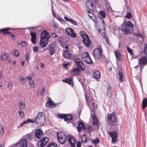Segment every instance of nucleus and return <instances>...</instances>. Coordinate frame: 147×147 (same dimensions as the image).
Wrapping results in <instances>:
<instances>
[{
    "instance_id": "f257e3e1",
    "label": "nucleus",
    "mask_w": 147,
    "mask_h": 147,
    "mask_svg": "<svg viewBox=\"0 0 147 147\" xmlns=\"http://www.w3.org/2000/svg\"><path fill=\"white\" fill-rule=\"evenodd\" d=\"M58 140L61 144H63L67 140L69 143L71 147H75L76 139L72 136L69 135L67 137L65 133L59 131L57 133Z\"/></svg>"
},
{
    "instance_id": "f03ea898",
    "label": "nucleus",
    "mask_w": 147,
    "mask_h": 147,
    "mask_svg": "<svg viewBox=\"0 0 147 147\" xmlns=\"http://www.w3.org/2000/svg\"><path fill=\"white\" fill-rule=\"evenodd\" d=\"M133 27V25L130 22L126 20L119 28V29H120L124 34H129L132 32Z\"/></svg>"
},
{
    "instance_id": "7ed1b4c3",
    "label": "nucleus",
    "mask_w": 147,
    "mask_h": 147,
    "mask_svg": "<svg viewBox=\"0 0 147 147\" xmlns=\"http://www.w3.org/2000/svg\"><path fill=\"white\" fill-rule=\"evenodd\" d=\"M50 38V35L47 31L44 30L41 32L40 44L42 47H45L47 46Z\"/></svg>"
},
{
    "instance_id": "20e7f679",
    "label": "nucleus",
    "mask_w": 147,
    "mask_h": 147,
    "mask_svg": "<svg viewBox=\"0 0 147 147\" xmlns=\"http://www.w3.org/2000/svg\"><path fill=\"white\" fill-rule=\"evenodd\" d=\"M45 121V118L44 113L42 112L38 113L36 116L34 121L33 123L36 124V127H39L44 125Z\"/></svg>"
},
{
    "instance_id": "39448f33",
    "label": "nucleus",
    "mask_w": 147,
    "mask_h": 147,
    "mask_svg": "<svg viewBox=\"0 0 147 147\" xmlns=\"http://www.w3.org/2000/svg\"><path fill=\"white\" fill-rule=\"evenodd\" d=\"M75 63L77 67L74 68L72 70L74 72H79L80 70L83 71L84 70L85 66L84 64L81 61V60L78 58H76L75 60Z\"/></svg>"
},
{
    "instance_id": "423d86ee",
    "label": "nucleus",
    "mask_w": 147,
    "mask_h": 147,
    "mask_svg": "<svg viewBox=\"0 0 147 147\" xmlns=\"http://www.w3.org/2000/svg\"><path fill=\"white\" fill-rule=\"evenodd\" d=\"M81 36L83 38V41L86 47H89L91 44V41L89 39L88 34L85 32H82L80 33Z\"/></svg>"
},
{
    "instance_id": "0eeeda50",
    "label": "nucleus",
    "mask_w": 147,
    "mask_h": 147,
    "mask_svg": "<svg viewBox=\"0 0 147 147\" xmlns=\"http://www.w3.org/2000/svg\"><path fill=\"white\" fill-rule=\"evenodd\" d=\"M93 55L94 57L97 59L102 58L103 55L101 47H98L95 49L93 51Z\"/></svg>"
},
{
    "instance_id": "6e6552de",
    "label": "nucleus",
    "mask_w": 147,
    "mask_h": 147,
    "mask_svg": "<svg viewBox=\"0 0 147 147\" xmlns=\"http://www.w3.org/2000/svg\"><path fill=\"white\" fill-rule=\"evenodd\" d=\"M28 143L26 139H21L15 144V147H26Z\"/></svg>"
},
{
    "instance_id": "1a4fd4ad",
    "label": "nucleus",
    "mask_w": 147,
    "mask_h": 147,
    "mask_svg": "<svg viewBox=\"0 0 147 147\" xmlns=\"http://www.w3.org/2000/svg\"><path fill=\"white\" fill-rule=\"evenodd\" d=\"M49 141V139L47 137H43L40 141L38 142V147H43Z\"/></svg>"
},
{
    "instance_id": "9d476101",
    "label": "nucleus",
    "mask_w": 147,
    "mask_h": 147,
    "mask_svg": "<svg viewBox=\"0 0 147 147\" xmlns=\"http://www.w3.org/2000/svg\"><path fill=\"white\" fill-rule=\"evenodd\" d=\"M108 134L109 136L112 138V141L113 143H114L116 142L117 139V133L115 131H111L109 132Z\"/></svg>"
},
{
    "instance_id": "9b49d317",
    "label": "nucleus",
    "mask_w": 147,
    "mask_h": 147,
    "mask_svg": "<svg viewBox=\"0 0 147 147\" xmlns=\"http://www.w3.org/2000/svg\"><path fill=\"white\" fill-rule=\"evenodd\" d=\"M107 119L113 123L115 122L117 119V117L114 112H113L110 115H107Z\"/></svg>"
},
{
    "instance_id": "f8f14e48",
    "label": "nucleus",
    "mask_w": 147,
    "mask_h": 147,
    "mask_svg": "<svg viewBox=\"0 0 147 147\" xmlns=\"http://www.w3.org/2000/svg\"><path fill=\"white\" fill-rule=\"evenodd\" d=\"M138 63L139 65H145L147 63V57L144 56L138 59Z\"/></svg>"
},
{
    "instance_id": "ddd939ff",
    "label": "nucleus",
    "mask_w": 147,
    "mask_h": 147,
    "mask_svg": "<svg viewBox=\"0 0 147 147\" xmlns=\"http://www.w3.org/2000/svg\"><path fill=\"white\" fill-rule=\"evenodd\" d=\"M47 50L49 51V53L51 55H52L55 51V45L52 43L49 44V46L47 48Z\"/></svg>"
},
{
    "instance_id": "4468645a",
    "label": "nucleus",
    "mask_w": 147,
    "mask_h": 147,
    "mask_svg": "<svg viewBox=\"0 0 147 147\" xmlns=\"http://www.w3.org/2000/svg\"><path fill=\"white\" fill-rule=\"evenodd\" d=\"M114 54L117 61H120L123 59V55L121 54L119 51H115Z\"/></svg>"
},
{
    "instance_id": "2eb2a0df",
    "label": "nucleus",
    "mask_w": 147,
    "mask_h": 147,
    "mask_svg": "<svg viewBox=\"0 0 147 147\" xmlns=\"http://www.w3.org/2000/svg\"><path fill=\"white\" fill-rule=\"evenodd\" d=\"M43 131L40 129H36L35 134V136L36 138L40 139L41 137L43 135Z\"/></svg>"
},
{
    "instance_id": "dca6fc26",
    "label": "nucleus",
    "mask_w": 147,
    "mask_h": 147,
    "mask_svg": "<svg viewBox=\"0 0 147 147\" xmlns=\"http://www.w3.org/2000/svg\"><path fill=\"white\" fill-rule=\"evenodd\" d=\"M30 35L31 36V40L32 43L35 44L36 42V34L34 32H30Z\"/></svg>"
},
{
    "instance_id": "f3484780",
    "label": "nucleus",
    "mask_w": 147,
    "mask_h": 147,
    "mask_svg": "<svg viewBox=\"0 0 147 147\" xmlns=\"http://www.w3.org/2000/svg\"><path fill=\"white\" fill-rule=\"evenodd\" d=\"M64 18L66 21L70 22L73 25L76 26H78V24L77 22L72 19H69L66 16H64Z\"/></svg>"
},
{
    "instance_id": "a211bd4d",
    "label": "nucleus",
    "mask_w": 147,
    "mask_h": 147,
    "mask_svg": "<svg viewBox=\"0 0 147 147\" xmlns=\"http://www.w3.org/2000/svg\"><path fill=\"white\" fill-rule=\"evenodd\" d=\"M63 54L64 57L66 58H69L71 57L72 55L70 52L68 50H66L64 51Z\"/></svg>"
},
{
    "instance_id": "6ab92c4d",
    "label": "nucleus",
    "mask_w": 147,
    "mask_h": 147,
    "mask_svg": "<svg viewBox=\"0 0 147 147\" xmlns=\"http://www.w3.org/2000/svg\"><path fill=\"white\" fill-rule=\"evenodd\" d=\"M72 119L73 116L72 115L69 114H66L64 120L65 121L69 123L72 121Z\"/></svg>"
},
{
    "instance_id": "aec40b11",
    "label": "nucleus",
    "mask_w": 147,
    "mask_h": 147,
    "mask_svg": "<svg viewBox=\"0 0 147 147\" xmlns=\"http://www.w3.org/2000/svg\"><path fill=\"white\" fill-rule=\"evenodd\" d=\"M93 77L95 79H98L100 76V74L99 71L94 70L93 72Z\"/></svg>"
},
{
    "instance_id": "412c9836",
    "label": "nucleus",
    "mask_w": 147,
    "mask_h": 147,
    "mask_svg": "<svg viewBox=\"0 0 147 147\" xmlns=\"http://www.w3.org/2000/svg\"><path fill=\"white\" fill-rule=\"evenodd\" d=\"M63 82H66L69 84L71 86H72L73 85L74 82L72 79L70 78H67L63 80Z\"/></svg>"
},
{
    "instance_id": "4be33fe9",
    "label": "nucleus",
    "mask_w": 147,
    "mask_h": 147,
    "mask_svg": "<svg viewBox=\"0 0 147 147\" xmlns=\"http://www.w3.org/2000/svg\"><path fill=\"white\" fill-rule=\"evenodd\" d=\"M77 129H86L84 124V122L82 120L78 122V126Z\"/></svg>"
},
{
    "instance_id": "5701e85b",
    "label": "nucleus",
    "mask_w": 147,
    "mask_h": 147,
    "mask_svg": "<svg viewBox=\"0 0 147 147\" xmlns=\"http://www.w3.org/2000/svg\"><path fill=\"white\" fill-rule=\"evenodd\" d=\"M11 30L12 29L11 28H8L1 29V33L3 34H11V32L8 31V30Z\"/></svg>"
},
{
    "instance_id": "b1692460",
    "label": "nucleus",
    "mask_w": 147,
    "mask_h": 147,
    "mask_svg": "<svg viewBox=\"0 0 147 147\" xmlns=\"http://www.w3.org/2000/svg\"><path fill=\"white\" fill-rule=\"evenodd\" d=\"M98 14L100 17L104 18L106 17V13L105 11L101 10L99 11Z\"/></svg>"
},
{
    "instance_id": "393cba45",
    "label": "nucleus",
    "mask_w": 147,
    "mask_h": 147,
    "mask_svg": "<svg viewBox=\"0 0 147 147\" xmlns=\"http://www.w3.org/2000/svg\"><path fill=\"white\" fill-rule=\"evenodd\" d=\"M142 108L144 109L147 106V98H145L143 99L142 102Z\"/></svg>"
},
{
    "instance_id": "a878e982",
    "label": "nucleus",
    "mask_w": 147,
    "mask_h": 147,
    "mask_svg": "<svg viewBox=\"0 0 147 147\" xmlns=\"http://www.w3.org/2000/svg\"><path fill=\"white\" fill-rule=\"evenodd\" d=\"M92 124L94 125H98L97 119L96 116L94 115L92 116Z\"/></svg>"
},
{
    "instance_id": "bb28decb",
    "label": "nucleus",
    "mask_w": 147,
    "mask_h": 147,
    "mask_svg": "<svg viewBox=\"0 0 147 147\" xmlns=\"http://www.w3.org/2000/svg\"><path fill=\"white\" fill-rule=\"evenodd\" d=\"M118 74V76H119L120 81L121 82H122L123 81V73L121 71H119Z\"/></svg>"
},
{
    "instance_id": "cd10ccee",
    "label": "nucleus",
    "mask_w": 147,
    "mask_h": 147,
    "mask_svg": "<svg viewBox=\"0 0 147 147\" xmlns=\"http://www.w3.org/2000/svg\"><path fill=\"white\" fill-rule=\"evenodd\" d=\"M8 54L5 53H3L1 55L2 60H6L8 57Z\"/></svg>"
},
{
    "instance_id": "c85d7f7f",
    "label": "nucleus",
    "mask_w": 147,
    "mask_h": 147,
    "mask_svg": "<svg viewBox=\"0 0 147 147\" xmlns=\"http://www.w3.org/2000/svg\"><path fill=\"white\" fill-rule=\"evenodd\" d=\"M33 123V121L31 119H28L27 120L25 121L20 123V126H22L24 124L28 123Z\"/></svg>"
},
{
    "instance_id": "c756f323",
    "label": "nucleus",
    "mask_w": 147,
    "mask_h": 147,
    "mask_svg": "<svg viewBox=\"0 0 147 147\" xmlns=\"http://www.w3.org/2000/svg\"><path fill=\"white\" fill-rule=\"evenodd\" d=\"M84 60H85L86 63H87L90 64H91L92 63V60L90 56L88 57L86 59H85Z\"/></svg>"
},
{
    "instance_id": "7c9ffc66",
    "label": "nucleus",
    "mask_w": 147,
    "mask_h": 147,
    "mask_svg": "<svg viewBox=\"0 0 147 147\" xmlns=\"http://www.w3.org/2000/svg\"><path fill=\"white\" fill-rule=\"evenodd\" d=\"M52 104H53V102L51 100H48L46 102V106L49 108L52 107Z\"/></svg>"
},
{
    "instance_id": "2f4dec72",
    "label": "nucleus",
    "mask_w": 147,
    "mask_h": 147,
    "mask_svg": "<svg viewBox=\"0 0 147 147\" xmlns=\"http://www.w3.org/2000/svg\"><path fill=\"white\" fill-rule=\"evenodd\" d=\"M89 55L88 53L86 52L84 53L82 55L83 60H84L85 59H86L88 57H89Z\"/></svg>"
},
{
    "instance_id": "473e14b6",
    "label": "nucleus",
    "mask_w": 147,
    "mask_h": 147,
    "mask_svg": "<svg viewBox=\"0 0 147 147\" xmlns=\"http://www.w3.org/2000/svg\"><path fill=\"white\" fill-rule=\"evenodd\" d=\"M127 49L128 52L130 54V55L132 56L133 55H134V54L133 53L132 50L130 49L129 47L127 46L126 47Z\"/></svg>"
},
{
    "instance_id": "72a5a7b5",
    "label": "nucleus",
    "mask_w": 147,
    "mask_h": 147,
    "mask_svg": "<svg viewBox=\"0 0 147 147\" xmlns=\"http://www.w3.org/2000/svg\"><path fill=\"white\" fill-rule=\"evenodd\" d=\"M47 147H58L57 144L53 142L49 144Z\"/></svg>"
},
{
    "instance_id": "f704fd0d",
    "label": "nucleus",
    "mask_w": 147,
    "mask_h": 147,
    "mask_svg": "<svg viewBox=\"0 0 147 147\" xmlns=\"http://www.w3.org/2000/svg\"><path fill=\"white\" fill-rule=\"evenodd\" d=\"M13 55L14 56L17 57L19 55V53L17 50H14Z\"/></svg>"
},
{
    "instance_id": "c9c22d12",
    "label": "nucleus",
    "mask_w": 147,
    "mask_h": 147,
    "mask_svg": "<svg viewBox=\"0 0 147 147\" xmlns=\"http://www.w3.org/2000/svg\"><path fill=\"white\" fill-rule=\"evenodd\" d=\"M73 29L70 28H68L66 29V31L67 34L68 35H70V33H71L72 31H73Z\"/></svg>"
},
{
    "instance_id": "e433bc0d",
    "label": "nucleus",
    "mask_w": 147,
    "mask_h": 147,
    "mask_svg": "<svg viewBox=\"0 0 147 147\" xmlns=\"http://www.w3.org/2000/svg\"><path fill=\"white\" fill-rule=\"evenodd\" d=\"M18 112L19 113V116L20 117L22 118H23L24 117V112L20 109H19L18 110Z\"/></svg>"
},
{
    "instance_id": "4c0bfd02",
    "label": "nucleus",
    "mask_w": 147,
    "mask_h": 147,
    "mask_svg": "<svg viewBox=\"0 0 147 147\" xmlns=\"http://www.w3.org/2000/svg\"><path fill=\"white\" fill-rule=\"evenodd\" d=\"M20 108L22 109H23L25 108V103L23 102H21L20 103L19 105Z\"/></svg>"
},
{
    "instance_id": "58836bf2",
    "label": "nucleus",
    "mask_w": 147,
    "mask_h": 147,
    "mask_svg": "<svg viewBox=\"0 0 147 147\" xmlns=\"http://www.w3.org/2000/svg\"><path fill=\"white\" fill-rule=\"evenodd\" d=\"M85 98L86 101H87V102L88 103V105L89 106L90 105H91V104H92V102H93L92 101V100H88L87 97L86 96V95L85 94Z\"/></svg>"
},
{
    "instance_id": "ea45409f",
    "label": "nucleus",
    "mask_w": 147,
    "mask_h": 147,
    "mask_svg": "<svg viewBox=\"0 0 147 147\" xmlns=\"http://www.w3.org/2000/svg\"><path fill=\"white\" fill-rule=\"evenodd\" d=\"M113 126L114 129H118L120 128V126L119 125L118 123L117 122L114 123Z\"/></svg>"
},
{
    "instance_id": "a19ab883",
    "label": "nucleus",
    "mask_w": 147,
    "mask_h": 147,
    "mask_svg": "<svg viewBox=\"0 0 147 147\" xmlns=\"http://www.w3.org/2000/svg\"><path fill=\"white\" fill-rule=\"evenodd\" d=\"M92 142L94 144L96 145L99 143V139L97 138L96 139L92 141Z\"/></svg>"
},
{
    "instance_id": "79ce46f5",
    "label": "nucleus",
    "mask_w": 147,
    "mask_h": 147,
    "mask_svg": "<svg viewBox=\"0 0 147 147\" xmlns=\"http://www.w3.org/2000/svg\"><path fill=\"white\" fill-rule=\"evenodd\" d=\"M66 114H58L57 115V116L60 118L61 119H64V120H65V117Z\"/></svg>"
},
{
    "instance_id": "37998d69",
    "label": "nucleus",
    "mask_w": 147,
    "mask_h": 147,
    "mask_svg": "<svg viewBox=\"0 0 147 147\" xmlns=\"http://www.w3.org/2000/svg\"><path fill=\"white\" fill-rule=\"evenodd\" d=\"M90 3V6L93 7H94V5L93 3H92L91 2L90 3V0H88L86 2V4L87 6H88L89 5V4Z\"/></svg>"
},
{
    "instance_id": "c03bdc74",
    "label": "nucleus",
    "mask_w": 147,
    "mask_h": 147,
    "mask_svg": "<svg viewBox=\"0 0 147 147\" xmlns=\"http://www.w3.org/2000/svg\"><path fill=\"white\" fill-rule=\"evenodd\" d=\"M70 35L73 38H75L76 37V34L75 33L74 30H73V31H72L71 33H70Z\"/></svg>"
},
{
    "instance_id": "a18cd8bd",
    "label": "nucleus",
    "mask_w": 147,
    "mask_h": 147,
    "mask_svg": "<svg viewBox=\"0 0 147 147\" xmlns=\"http://www.w3.org/2000/svg\"><path fill=\"white\" fill-rule=\"evenodd\" d=\"M12 84L11 83H9L8 84L7 87L8 90L9 91H11L12 89Z\"/></svg>"
},
{
    "instance_id": "49530a36",
    "label": "nucleus",
    "mask_w": 147,
    "mask_h": 147,
    "mask_svg": "<svg viewBox=\"0 0 147 147\" xmlns=\"http://www.w3.org/2000/svg\"><path fill=\"white\" fill-rule=\"evenodd\" d=\"M106 5H107V3L106 4ZM106 8H107V11L108 12H112L111 9L110 5H107Z\"/></svg>"
},
{
    "instance_id": "de8ad7c7",
    "label": "nucleus",
    "mask_w": 147,
    "mask_h": 147,
    "mask_svg": "<svg viewBox=\"0 0 147 147\" xmlns=\"http://www.w3.org/2000/svg\"><path fill=\"white\" fill-rule=\"evenodd\" d=\"M144 52L145 54L147 55V43L145 45Z\"/></svg>"
},
{
    "instance_id": "09e8293b",
    "label": "nucleus",
    "mask_w": 147,
    "mask_h": 147,
    "mask_svg": "<svg viewBox=\"0 0 147 147\" xmlns=\"http://www.w3.org/2000/svg\"><path fill=\"white\" fill-rule=\"evenodd\" d=\"M125 17L127 18H131V13L130 12H128L125 16Z\"/></svg>"
},
{
    "instance_id": "8fccbe9b",
    "label": "nucleus",
    "mask_w": 147,
    "mask_h": 147,
    "mask_svg": "<svg viewBox=\"0 0 147 147\" xmlns=\"http://www.w3.org/2000/svg\"><path fill=\"white\" fill-rule=\"evenodd\" d=\"M20 81L23 84L25 83L26 82L25 78L24 77H20Z\"/></svg>"
},
{
    "instance_id": "3c124183",
    "label": "nucleus",
    "mask_w": 147,
    "mask_h": 147,
    "mask_svg": "<svg viewBox=\"0 0 147 147\" xmlns=\"http://www.w3.org/2000/svg\"><path fill=\"white\" fill-rule=\"evenodd\" d=\"M30 87L33 88L34 87L35 84L34 81H31L29 82Z\"/></svg>"
},
{
    "instance_id": "603ef678",
    "label": "nucleus",
    "mask_w": 147,
    "mask_h": 147,
    "mask_svg": "<svg viewBox=\"0 0 147 147\" xmlns=\"http://www.w3.org/2000/svg\"><path fill=\"white\" fill-rule=\"evenodd\" d=\"M33 51L35 53L37 52L38 50V47L37 46L34 47L33 48Z\"/></svg>"
},
{
    "instance_id": "864d4df0",
    "label": "nucleus",
    "mask_w": 147,
    "mask_h": 147,
    "mask_svg": "<svg viewBox=\"0 0 147 147\" xmlns=\"http://www.w3.org/2000/svg\"><path fill=\"white\" fill-rule=\"evenodd\" d=\"M25 58H26V60L27 61H29L30 58H29V55L28 53H27L26 54V56H25Z\"/></svg>"
},
{
    "instance_id": "5fc2aeb1",
    "label": "nucleus",
    "mask_w": 147,
    "mask_h": 147,
    "mask_svg": "<svg viewBox=\"0 0 147 147\" xmlns=\"http://www.w3.org/2000/svg\"><path fill=\"white\" fill-rule=\"evenodd\" d=\"M69 64V63H65L63 64V66L64 68H67Z\"/></svg>"
},
{
    "instance_id": "6e6d98bb",
    "label": "nucleus",
    "mask_w": 147,
    "mask_h": 147,
    "mask_svg": "<svg viewBox=\"0 0 147 147\" xmlns=\"http://www.w3.org/2000/svg\"><path fill=\"white\" fill-rule=\"evenodd\" d=\"M81 143L80 142H78L77 143V147H81Z\"/></svg>"
},
{
    "instance_id": "4d7b16f0",
    "label": "nucleus",
    "mask_w": 147,
    "mask_h": 147,
    "mask_svg": "<svg viewBox=\"0 0 147 147\" xmlns=\"http://www.w3.org/2000/svg\"><path fill=\"white\" fill-rule=\"evenodd\" d=\"M58 103H54L53 102V104H52V107H56L58 105Z\"/></svg>"
},
{
    "instance_id": "13d9d810",
    "label": "nucleus",
    "mask_w": 147,
    "mask_h": 147,
    "mask_svg": "<svg viewBox=\"0 0 147 147\" xmlns=\"http://www.w3.org/2000/svg\"><path fill=\"white\" fill-rule=\"evenodd\" d=\"M92 105L94 108H96L97 107V105L95 102H92Z\"/></svg>"
},
{
    "instance_id": "bf43d9fd",
    "label": "nucleus",
    "mask_w": 147,
    "mask_h": 147,
    "mask_svg": "<svg viewBox=\"0 0 147 147\" xmlns=\"http://www.w3.org/2000/svg\"><path fill=\"white\" fill-rule=\"evenodd\" d=\"M51 36L53 38H55L57 37V35L55 33H52Z\"/></svg>"
},
{
    "instance_id": "052dcab7",
    "label": "nucleus",
    "mask_w": 147,
    "mask_h": 147,
    "mask_svg": "<svg viewBox=\"0 0 147 147\" xmlns=\"http://www.w3.org/2000/svg\"><path fill=\"white\" fill-rule=\"evenodd\" d=\"M26 44V43L24 41H22V42L21 45L22 47H25Z\"/></svg>"
},
{
    "instance_id": "680f3d73",
    "label": "nucleus",
    "mask_w": 147,
    "mask_h": 147,
    "mask_svg": "<svg viewBox=\"0 0 147 147\" xmlns=\"http://www.w3.org/2000/svg\"><path fill=\"white\" fill-rule=\"evenodd\" d=\"M145 65H140V71H141L142 70L143 67Z\"/></svg>"
},
{
    "instance_id": "e2e57ef3",
    "label": "nucleus",
    "mask_w": 147,
    "mask_h": 147,
    "mask_svg": "<svg viewBox=\"0 0 147 147\" xmlns=\"http://www.w3.org/2000/svg\"><path fill=\"white\" fill-rule=\"evenodd\" d=\"M57 18L59 21H64L59 16V17H57Z\"/></svg>"
},
{
    "instance_id": "0e129e2a",
    "label": "nucleus",
    "mask_w": 147,
    "mask_h": 147,
    "mask_svg": "<svg viewBox=\"0 0 147 147\" xmlns=\"http://www.w3.org/2000/svg\"><path fill=\"white\" fill-rule=\"evenodd\" d=\"M62 39V38H61L59 37V38H58V42L60 43H61L63 42V41L61 40V39Z\"/></svg>"
},
{
    "instance_id": "69168bd1",
    "label": "nucleus",
    "mask_w": 147,
    "mask_h": 147,
    "mask_svg": "<svg viewBox=\"0 0 147 147\" xmlns=\"http://www.w3.org/2000/svg\"><path fill=\"white\" fill-rule=\"evenodd\" d=\"M4 131V129H0V134H2Z\"/></svg>"
},
{
    "instance_id": "338daca9",
    "label": "nucleus",
    "mask_w": 147,
    "mask_h": 147,
    "mask_svg": "<svg viewBox=\"0 0 147 147\" xmlns=\"http://www.w3.org/2000/svg\"><path fill=\"white\" fill-rule=\"evenodd\" d=\"M11 36L13 39L16 37L15 36L12 34H11Z\"/></svg>"
},
{
    "instance_id": "774afa93",
    "label": "nucleus",
    "mask_w": 147,
    "mask_h": 147,
    "mask_svg": "<svg viewBox=\"0 0 147 147\" xmlns=\"http://www.w3.org/2000/svg\"><path fill=\"white\" fill-rule=\"evenodd\" d=\"M26 79H28V80H31L32 79V78L31 77H26Z\"/></svg>"
}]
</instances>
